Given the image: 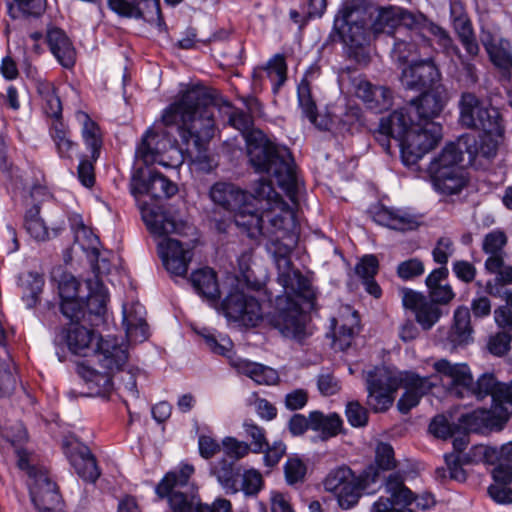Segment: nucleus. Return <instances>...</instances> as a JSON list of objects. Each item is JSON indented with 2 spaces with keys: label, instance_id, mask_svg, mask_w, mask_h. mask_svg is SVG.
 <instances>
[{
  "label": "nucleus",
  "instance_id": "f257e3e1",
  "mask_svg": "<svg viewBox=\"0 0 512 512\" xmlns=\"http://www.w3.org/2000/svg\"><path fill=\"white\" fill-rule=\"evenodd\" d=\"M209 197L214 204L234 213L235 224L249 238L269 240V250L278 270L277 281L285 292L274 299L271 324L285 337L302 338L305 317L297 299L313 305L316 293L311 280L295 269L290 259L296 243L294 211L269 180L256 182L253 193L230 182H216L209 190Z\"/></svg>",
  "mask_w": 512,
  "mask_h": 512
},
{
  "label": "nucleus",
  "instance_id": "f03ea898",
  "mask_svg": "<svg viewBox=\"0 0 512 512\" xmlns=\"http://www.w3.org/2000/svg\"><path fill=\"white\" fill-rule=\"evenodd\" d=\"M211 93L200 85L180 92L162 112V123L175 127L185 151L194 161L210 167L208 148L216 131Z\"/></svg>",
  "mask_w": 512,
  "mask_h": 512
},
{
  "label": "nucleus",
  "instance_id": "7ed1b4c3",
  "mask_svg": "<svg viewBox=\"0 0 512 512\" xmlns=\"http://www.w3.org/2000/svg\"><path fill=\"white\" fill-rule=\"evenodd\" d=\"M249 163L256 173L272 175L292 202H296L298 180L291 152L272 142L261 130L246 135Z\"/></svg>",
  "mask_w": 512,
  "mask_h": 512
},
{
  "label": "nucleus",
  "instance_id": "20e7f679",
  "mask_svg": "<svg viewBox=\"0 0 512 512\" xmlns=\"http://www.w3.org/2000/svg\"><path fill=\"white\" fill-rule=\"evenodd\" d=\"M86 297L80 295L81 284L71 274H64L59 281L60 310L71 321L87 320L92 326L104 322L107 311L108 291L99 280L86 282Z\"/></svg>",
  "mask_w": 512,
  "mask_h": 512
},
{
  "label": "nucleus",
  "instance_id": "39448f33",
  "mask_svg": "<svg viewBox=\"0 0 512 512\" xmlns=\"http://www.w3.org/2000/svg\"><path fill=\"white\" fill-rule=\"evenodd\" d=\"M105 371L99 372L85 363L77 364V374L91 394L105 395L113 388L112 373L120 371L128 360L127 345L115 336H100L92 353Z\"/></svg>",
  "mask_w": 512,
  "mask_h": 512
},
{
  "label": "nucleus",
  "instance_id": "423d86ee",
  "mask_svg": "<svg viewBox=\"0 0 512 512\" xmlns=\"http://www.w3.org/2000/svg\"><path fill=\"white\" fill-rule=\"evenodd\" d=\"M333 29L348 48L350 58L359 63L368 61L365 47L373 36L371 15L359 0L343 4L335 16Z\"/></svg>",
  "mask_w": 512,
  "mask_h": 512
},
{
  "label": "nucleus",
  "instance_id": "0eeeda50",
  "mask_svg": "<svg viewBox=\"0 0 512 512\" xmlns=\"http://www.w3.org/2000/svg\"><path fill=\"white\" fill-rule=\"evenodd\" d=\"M380 475L375 466H368L359 476L347 466H341L329 472L324 480V487L333 493L342 509L354 507L362 493L372 494Z\"/></svg>",
  "mask_w": 512,
  "mask_h": 512
},
{
  "label": "nucleus",
  "instance_id": "6e6552de",
  "mask_svg": "<svg viewBox=\"0 0 512 512\" xmlns=\"http://www.w3.org/2000/svg\"><path fill=\"white\" fill-rule=\"evenodd\" d=\"M463 138L447 144L430 162L427 172L434 190L443 195L458 194L467 180L460 166L463 161Z\"/></svg>",
  "mask_w": 512,
  "mask_h": 512
},
{
  "label": "nucleus",
  "instance_id": "1a4fd4ad",
  "mask_svg": "<svg viewBox=\"0 0 512 512\" xmlns=\"http://www.w3.org/2000/svg\"><path fill=\"white\" fill-rule=\"evenodd\" d=\"M17 456V466L25 471L30 479V497L37 511L63 512V500L59 488L50 479L47 470L31 464L29 453L25 450H18Z\"/></svg>",
  "mask_w": 512,
  "mask_h": 512
},
{
  "label": "nucleus",
  "instance_id": "9d476101",
  "mask_svg": "<svg viewBox=\"0 0 512 512\" xmlns=\"http://www.w3.org/2000/svg\"><path fill=\"white\" fill-rule=\"evenodd\" d=\"M194 467L189 464L181 466L179 471H170L155 488L159 498H168L172 512H201V502L189 479Z\"/></svg>",
  "mask_w": 512,
  "mask_h": 512
},
{
  "label": "nucleus",
  "instance_id": "9b49d317",
  "mask_svg": "<svg viewBox=\"0 0 512 512\" xmlns=\"http://www.w3.org/2000/svg\"><path fill=\"white\" fill-rule=\"evenodd\" d=\"M459 123L462 127L499 134L503 118L500 111L486 104L472 92H463L459 100Z\"/></svg>",
  "mask_w": 512,
  "mask_h": 512
},
{
  "label": "nucleus",
  "instance_id": "f8f14e48",
  "mask_svg": "<svg viewBox=\"0 0 512 512\" xmlns=\"http://www.w3.org/2000/svg\"><path fill=\"white\" fill-rule=\"evenodd\" d=\"M364 373L367 405L375 413L386 412L393 405L401 377L385 366H375Z\"/></svg>",
  "mask_w": 512,
  "mask_h": 512
},
{
  "label": "nucleus",
  "instance_id": "ddd939ff",
  "mask_svg": "<svg viewBox=\"0 0 512 512\" xmlns=\"http://www.w3.org/2000/svg\"><path fill=\"white\" fill-rule=\"evenodd\" d=\"M442 138V127L439 123L428 121L416 122L400 144L403 163L412 166L418 163L425 154L434 149Z\"/></svg>",
  "mask_w": 512,
  "mask_h": 512
},
{
  "label": "nucleus",
  "instance_id": "4468645a",
  "mask_svg": "<svg viewBox=\"0 0 512 512\" xmlns=\"http://www.w3.org/2000/svg\"><path fill=\"white\" fill-rule=\"evenodd\" d=\"M44 206V215L42 216V206L34 204L25 213L24 227L27 233L37 241H47L58 236L65 228L64 215L61 210L51 205Z\"/></svg>",
  "mask_w": 512,
  "mask_h": 512
},
{
  "label": "nucleus",
  "instance_id": "2eb2a0df",
  "mask_svg": "<svg viewBox=\"0 0 512 512\" xmlns=\"http://www.w3.org/2000/svg\"><path fill=\"white\" fill-rule=\"evenodd\" d=\"M221 310L229 320L244 326H257L263 316L258 299L237 287L232 288L222 300Z\"/></svg>",
  "mask_w": 512,
  "mask_h": 512
},
{
  "label": "nucleus",
  "instance_id": "dca6fc26",
  "mask_svg": "<svg viewBox=\"0 0 512 512\" xmlns=\"http://www.w3.org/2000/svg\"><path fill=\"white\" fill-rule=\"evenodd\" d=\"M424 19L423 14L415 15L400 7H381L378 9L376 17L371 19V29L374 37L386 34L395 38L396 34H402L406 29L421 26V20Z\"/></svg>",
  "mask_w": 512,
  "mask_h": 512
},
{
  "label": "nucleus",
  "instance_id": "f3484780",
  "mask_svg": "<svg viewBox=\"0 0 512 512\" xmlns=\"http://www.w3.org/2000/svg\"><path fill=\"white\" fill-rule=\"evenodd\" d=\"M433 367L451 396L456 398L470 396L473 376L467 364L451 363L446 359H440L434 363Z\"/></svg>",
  "mask_w": 512,
  "mask_h": 512
},
{
  "label": "nucleus",
  "instance_id": "a211bd4d",
  "mask_svg": "<svg viewBox=\"0 0 512 512\" xmlns=\"http://www.w3.org/2000/svg\"><path fill=\"white\" fill-rule=\"evenodd\" d=\"M400 80L406 89L425 92L438 85L440 72L431 59L417 60L402 70Z\"/></svg>",
  "mask_w": 512,
  "mask_h": 512
},
{
  "label": "nucleus",
  "instance_id": "6ab92c4d",
  "mask_svg": "<svg viewBox=\"0 0 512 512\" xmlns=\"http://www.w3.org/2000/svg\"><path fill=\"white\" fill-rule=\"evenodd\" d=\"M401 292L403 306L415 314L422 329L429 330L440 320L443 314L441 307L426 295L409 288H403Z\"/></svg>",
  "mask_w": 512,
  "mask_h": 512
},
{
  "label": "nucleus",
  "instance_id": "aec40b11",
  "mask_svg": "<svg viewBox=\"0 0 512 512\" xmlns=\"http://www.w3.org/2000/svg\"><path fill=\"white\" fill-rule=\"evenodd\" d=\"M473 454L482 456L486 463L495 466L492 470L494 481L512 482V441L500 447L476 446L473 448Z\"/></svg>",
  "mask_w": 512,
  "mask_h": 512
},
{
  "label": "nucleus",
  "instance_id": "412c9836",
  "mask_svg": "<svg viewBox=\"0 0 512 512\" xmlns=\"http://www.w3.org/2000/svg\"><path fill=\"white\" fill-rule=\"evenodd\" d=\"M354 93L367 109L382 113L392 106V91L380 85L371 83L365 76L359 75L351 80Z\"/></svg>",
  "mask_w": 512,
  "mask_h": 512
},
{
  "label": "nucleus",
  "instance_id": "4be33fe9",
  "mask_svg": "<svg viewBox=\"0 0 512 512\" xmlns=\"http://www.w3.org/2000/svg\"><path fill=\"white\" fill-rule=\"evenodd\" d=\"M387 497L381 496L372 506L371 512H400L399 508L412 503V491L404 484L400 473H392L385 480Z\"/></svg>",
  "mask_w": 512,
  "mask_h": 512
},
{
  "label": "nucleus",
  "instance_id": "5701e85b",
  "mask_svg": "<svg viewBox=\"0 0 512 512\" xmlns=\"http://www.w3.org/2000/svg\"><path fill=\"white\" fill-rule=\"evenodd\" d=\"M158 252L165 269L170 274L186 275L193 257L191 249L184 248L183 244L176 239L165 237L158 244Z\"/></svg>",
  "mask_w": 512,
  "mask_h": 512
},
{
  "label": "nucleus",
  "instance_id": "b1692460",
  "mask_svg": "<svg viewBox=\"0 0 512 512\" xmlns=\"http://www.w3.org/2000/svg\"><path fill=\"white\" fill-rule=\"evenodd\" d=\"M447 101L445 89L441 84L435 88L422 92V94L409 103V109L416 117V121L424 123L433 119L442 112Z\"/></svg>",
  "mask_w": 512,
  "mask_h": 512
},
{
  "label": "nucleus",
  "instance_id": "393cba45",
  "mask_svg": "<svg viewBox=\"0 0 512 512\" xmlns=\"http://www.w3.org/2000/svg\"><path fill=\"white\" fill-rule=\"evenodd\" d=\"M371 213L375 223L396 231L416 230L420 224L418 217L405 208L377 205Z\"/></svg>",
  "mask_w": 512,
  "mask_h": 512
},
{
  "label": "nucleus",
  "instance_id": "a878e982",
  "mask_svg": "<svg viewBox=\"0 0 512 512\" xmlns=\"http://www.w3.org/2000/svg\"><path fill=\"white\" fill-rule=\"evenodd\" d=\"M420 26L414 29H406L403 38L395 36L394 44L391 51L392 60L399 64L405 65L410 60L415 62L414 58L420 55L421 47L429 46V39L419 31Z\"/></svg>",
  "mask_w": 512,
  "mask_h": 512
},
{
  "label": "nucleus",
  "instance_id": "bb28decb",
  "mask_svg": "<svg viewBox=\"0 0 512 512\" xmlns=\"http://www.w3.org/2000/svg\"><path fill=\"white\" fill-rule=\"evenodd\" d=\"M401 384L405 392L398 400L397 407L403 414L417 406L420 399L435 385L431 377H420L412 372H406L401 376Z\"/></svg>",
  "mask_w": 512,
  "mask_h": 512
},
{
  "label": "nucleus",
  "instance_id": "cd10ccee",
  "mask_svg": "<svg viewBox=\"0 0 512 512\" xmlns=\"http://www.w3.org/2000/svg\"><path fill=\"white\" fill-rule=\"evenodd\" d=\"M141 216L148 230L157 236L180 233L182 225L167 211L159 206L143 203L140 205Z\"/></svg>",
  "mask_w": 512,
  "mask_h": 512
},
{
  "label": "nucleus",
  "instance_id": "c85d7f7f",
  "mask_svg": "<svg viewBox=\"0 0 512 512\" xmlns=\"http://www.w3.org/2000/svg\"><path fill=\"white\" fill-rule=\"evenodd\" d=\"M505 133L504 121L499 134L496 132L485 133L476 139L474 136H463V146L465 152L469 155L470 162L475 161L478 157L487 160L493 159L497 155L498 147L503 140Z\"/></svg>",
  "mask_w": 512,
  "mask_h": 512
},
{
  "label": "nucleus",
  "instance_id": "c756f323",
  "mask_svg": "<svg viewBox=\"0 0 512 512\" xmlns=\"http://www.w3.org/2000/svg\"><path fill=\"white\" fill-rule=\"evenodd\" d=\"M464 429L474 433H486L488 431H500L506 424L505 417H502L494 408L476 409L470 413L463 414L459 418Z\"/></svg>",
  "mask_w": 512,
  "mask_h": 512
},
{
  "label": "nucleus",
  "instance_id": "7c9ffc66",
  "mask_svg": "<svg viewBox=\"0 0 512 512\" xmlns=\"http://www.w3.org/2000/svg\"><path fill=\"white\" fill-rule=\"evenodd\" d=\"M412 111L408 108H401L393 111L387 117H383L379 124V134L382 136H391L400 146L404 138L410 132V127L416 124L412 116Z\"/></svg>",
  "mask_w": 512,
  "mask_h": 512
},
{
  "label": "nucleus",
  "instance_id": "2f4dec72",
  "mask_svg": "<svg viewBox=\"0 0 512 512\" xmlns=\"http://www.w3.org/2000/svg\"><path fill=\"white\" fill-rule=\"evenodd\" d=\"M448 276L447 267H438L432 270L425 279L428 290L427 298L439 306L448 305L455 298V292L451 285L446 283Z\"/></svg>",
  "mask_w": 512,
  "mask_h": 512
},
{
  "label": "nucleus",
  "instance_id": "473e14b6",
  "mask_svg": "<svg viewBox=\"0 0 512 512\" xmlns=\"http://www.w3.org/2000/svg\"><path fill=\"white\" fill-rule=\"evenodd\" d=\"M46 41L51 53L62 67L70 69L75 65V48L62 29L56 27L49 29L47 31Z\"/></svg>",
  "mask_w": 512,
  "mask_h": 512
},
{
  "label": "nucleus",
  "instance_id": "72a5a7b5",
  "mask_svg": "<svg viewBox=\"0 0 512 512\" xmlns=\"http://www.w3.org/2000/svg\"><path fill=\"white\" fill-rule=\"evenodd\" d=\"M145 307L139 302L123 306V324L129 339L142 342L148 338Z\"/></svg>",
  "mask_w": 512,
  "mask_h": 512
},
{
  "label": "nucleus",
  "instance_id": "f704fd0d",
  "mask_svg": "<svg viewBox=\"0 0 512 512\" xmlns=\"http://www.w3.org/2000/svg\"><path fill=\"white\" fill-rule=\"evenodd\" d=\"M78 321L72 323L65 330L64 339L68 349L75 355L87 357L93 353V341L96 335L92 329L79 325Z\"/></svg>",
  "mask_w": 512,
  "mask_h": 512
},
{
  "label": "nucleus",
  "instance_id": "c9c22d12",
  "mask_svg": "<svg viewBox=\"0 0 512 512\" xmlns=\"http://www.w3.org/2000/svg\"><path fill=\"white\" fill-rule=\"evenodd\" d=\"M69 462L77 475L86 482L95 483L100 476L96 459L85 445H79L71 451Z\"/></svg>",
  "mask_w": 512,
  "mask_h": 512
},
{
  "label": "nucleus",
  "instance_id": "e433bc0d",
  "mask_svg": "<svg viewBox=\"0 0 512 512\" xmlns=\"http://www.w3.org/2000/svg\"><path fill=\"white\" fill-rule=\"evenodd\" d=\"M231 364L239 373L248 376L257 384L274 385L279 380L278 372L269 366L242 358L231 359Z\"/></svg>",
  "mask_w": 512,
  "mask_h": 512
},
{
  "label": "nucleus",
  "instance_id": "4c0bfd02",
  "mask_svg": "<svg viewBox=\"0 0 512 512\" xmlns=\"http://www.w3.org/2000/svg\"><path fill=\"white\" fill-rule=\"evenodd\" d=\"M190 282L198 295L211 303H216L220 298L216 272L208 267L194 271L190 276Z\"/></svg>",
  "mask_w": 512,
  "mask_h": 512
},
{
  "label": "nucleus",
  "instance_id": "58836bf2",
  "mask_svg": "<svg viewBox=\"0 0 512 512\" xmlns=\"http://www.w3.org/2000/svg\"><path fill=\"white\" fill-rule=\"evenodd\" d=\"M472 334L470 309L464 305L458 306L454 311L448 339L455 346L464 345L473 340Z\"/></svg>",
  "mask_w": 512,
  "mask_h": 512
},
{
  "label": "nucleus",
  "instance_id": "ea45409f",
  "mask_svg": "<svg viewBox=\"0 0 512 512\" xmlns=\"http://www.w3.org/2000/svg\"><path fill=\"white\" fill-rule=\"evenodd\" d=\"M49 134L54 142L59 158L72 163L79 145L76 141L72 140L70 131L63 121L52 122Z\"/></svg>",
  "mask_w": 512,
  "mask_h": 512
},
{
  "label": "nucleus",
  "instance_id": "a19ab883",
  "mask_svg": "<svg viewBox=\"0 0 512 512\" xmlns=\"http://www.w3.org/2000/svg\"><path fill=\"white\" fill-rule=\"evenodd\" d=\"M378 270L379 261L373 254L364 255L355 266V273L362 280L366 292L375 298L382 294L380 286L375 281Z\"/></svg>",
  "mask_w": 512,
  "mask_h": 512
},
{
  "label": "nucleus",
  "instance_id": "79ce46f5",
  "mask_svg": "<svg viewBox=\"0 0 512 512\" xmlns=\"http://www.w3.org/2000/svg\"><path fill=\"white\" fill-rule=\"evenodd\" d=\"M164 148L165 143L159 139V135L149 129L136 148V157L147 166L161 163L159 158Z\"/></svg>",
  "mask_w": 512,
  "mask_h": 512
},
{
  "label": "nucleus",
  "instance_id": "37998d69",
  "mask_svg": "<svg viewBox=\"0 0 512 512\" xmlns=\"http://www.w3.org/2000/svg\"><path fill=\"white\" fill-rule=\"evenodd\" d=\"M178 191L177 185L158 171H150L149 177L143 183V193L153 198H170Z\"/></svg>",
  "mask_w": 512,
  "mask_h": 512
},
{
  "label": "nucleus",
  "instance_id": "c03bdc74",
  "mask_svg": "<svg viewBox=\"0 0 512 512\" xmlns=\"http://www.w3.org/2000/svg\"><path fill=\"white\" fill-rule=\"evenodd\" d=\"M83 118L81 128L82 141L86 149L90 151L93 161H97L103 145L101 130L99 125L88 114L83 113Z\"/></svg>",
  "mask_w": 512,
  "mask_h": 512
},
{
  "label": "nucleus",
  "instance_id": "a18cd8bd",
  "mask_svg": "<svg viewBox=\"0 0 512 512\" xmlns=\"http://www.w3.org/2000/svg\"><path fill=\"white\" fill-rule=\"evenodd\" d=\"M311 430L321 433L322 439L336 436L342 427V419L336 413L324 415L320 411L310 412Z\"/></svg>",
  "mask_w": 512,
  "mask_h": 512
},
{
  "label": "nucleus",
  "instance_id": "49530a36",
  "mask_svg": "<svg viewBox=\"0 0 512 512\" xmlns=\"http://www.w3.org/2000/svg\"><path fill=\"white\" fill-rule=\"evenodd\" d=\"M211 473L217 478L219 484L227 494H235L239 491L237 487V473L234 469V462L222 458L211 467Z\"/></svg>",
  "mask_w": 512,
  "mask_h": 512
},
{
  "label": "nucleus",
  "instance_id": "de8ad7c7",
  "mask_svg": "<svg viewBox=\"0 0 512 512\" xmlns=\"http://www.w3.org/2000/svg\"><path fill=\"white\" fill-rule=\"evenodd\" d=\"M297 99L299 107L302 110V114L308 118L312 124L316 125L318 109L312 95L311 83L308 80L307 73L300 80L297 86Z\"/></svg>",
  "mask_w": 512,
  "mask_h": 512
},
{
  "label": "nucleus",
  "instance_id": "09e8293b",
  "mask_svg": "<svg viewBox=\"0 0 512 512\" xmlns=\"http://www.w3.org/2000/svg\"><path fill=\"white\" fill-rule=\"evenodd\" d=\"M7 14L13 20L21 16H40L46 9V0H6Z\"/></svg>",
  "mask_w": 512,
  "mask_h": 512
},
{
  "label": "nucleus",
  "instance_id": "8fccbe9b",
  "mask_svg": "<svg viewBox=\"0 0 512 512\" xmlns=\"http://www.w3.org/2000/svg\"><path fill=\"white\" fill-rule=\"evenodd\" d=\"M21 286L22 300L26 307L29 309L35 307L43 290L44 278L36 272H29L21 279Z\"/></svg>",
  "mask_w": 512,
  "mask_h": 512
},
{
  "label": "nucleus",
  "instance_id": "3c124183",
  "mask_svg": "<svg viewBox=\"0 0 512 512\" xmlns=\"http://www.w3.org/2000/svg\"><path fill=\"white\" fill-rule=\"evenodd\" d=\"M265 70L277 93L287 80V63L283 54H275L266 64Z\"/></svg>",
  "mask_w": 512,
  "mask_h": 512
},
{
  "label": "nucleus",
  "instance_id": "603ef678",
  "mask_svg": "<svg viewBox=\"0 0 512 512\" xmlns=\"http://www.w3.org/2000/svg\"><path fill=\"white\" fill-rule=\"evenodd\" d=\"M492 408L508 421L512 415V380L508 383H499L493 394Z\"/></svg>",
  "mask_w": 512,
  "mask_h": 512
},
{
  "label": "nucleus",
  "instance_id": "864d4df0",
  "mask_svg": "<svg viewBox=\"0 0 512 512\" xmlns=\"http://www.w3.org/2000/svg\"><path fill=\"white\" fill-rule=\"evenodd\" d=\"M39 93L44 100V113L53 119L52 122L62 121V103L51 84H45L39 88Z\"/></svg>",
  "mask_w": 512,
  "mask_h": 512
},
{
  "label": "nucleus",
  "instance_id": "5fc2aeb1",
  "mask_svg": "<svg viewBox=\"0 0 512 512\" xmlns=\"http://www.w3.org/2000/svg\"><path fill=\"white\" fill-rule=\"evenodd\" d=\"M488 55L496 67L507 73L512 71V54L509 51L507 40H498V43L488 52Z\"/></svg>",
  "mask_w": 512,
  "mask_h": 512
},
{
  "label": "nucleus",
  "instance_id": "6e6d98bb",
  "mask_svg": "<svg viewBox=\"0 0 512 512\" xmlns=\"http://www.w3.org/2000/svg\"><path fill=\"white\" fill-rule=\"evenodd\" d=\"M500 381L497 380L493 373H483L476 382L473 381L470 396L473 395L481 400L487 396L493 399L494 391L497 390Z\"/></svg>",
  "mask_w": 512,
  "mask_h": 512
},
{
  "label": "nucleus",
  "instance_id": "4d7b16f0",
  "mask_svg": "<svg viewBox=\"0 0 512 512\" xmlns=\"http://www.w3.org/2000/svg\"><path fill=\"white\" fill-rule=\"evenodd\" d=\"M107 5L120 17L140 19L144 14L137 0H107Z\"/></svg>",
  "mask_w": 512,
  "mask_h": 512
},
{
  "label": "nucleus",
  "instance_id": "13d9d810",
  "mask_svg": "<svg viewBox=\"0 0 512 512\" xmlns=\"http://www.w3.org/2000/svg\"><path fill=\"white\" fill-rule=\"evenodd\" d=\"M225 106L230 109L229 117H228V123L233 128L237 129L241 132L244 139L246 140V135L249 132L254 131L255 129H252L253 126V119L252 117L246 113L245 111L234 108L230 103H226Z\"/></svg>",
  "mask_w": 512,
  "mask_h": 512
},
{
  "label": "nucleus",
  "instance_id": "bf43d9fd",
  "mask_svg": "<svg viewBox=\"0 0 512 512\" xmlns=\"http://www.w3.org/2000/svg\"><path fill=\"white\" fill-rule=\"evenodd\" d=\"M375 462L377 467H375L377 470L381 469L383 471L391 470L396 467V460L394 457V449L389 443L380 442L376 446L375 450ZM380 472V471H378ZM381 476V473H379ZM381 478L379 482L376 484V487L380 485Z\"/></svg>",
  "mask_w": 512,
  "mask_h": 512
},
{
  "label": "nucleus",
  "instance_id": "052dcab7",
  "mask_svg": "<svg viewBox=\"0 0 512 512\" xmlns=\"http://www.w3.org/2000/svg\"><path fill=\"white\" fill-rule=\"evenodd\" d=\"M243 427L246 436L251 439V451L256 454L262 453L268 443L265 429L251 421H245Z\"/></svg>",
  "mask_w": 512,
  "mask_h": 512
},
{
  "label": "nucleus",
  "instance_id": "680f3d73",
  "mask_svg": "<svg viewBox=\"0 0 512 512\" xmlns=\"http://www.w3.org/2000/svg\"><path fill=\"white\" fill-rule=\"evenodd\" d=\"M470 462L471 461L468 454L464 456L455 454L445 455V463L447 465L449 476L451 479L456 480L458 482L466 481L467 474L466 471L463 469V464H468Z\"/></svg>",
  "mask_w": 512,
  "mask_h": 512
},
{
  "label": "nucleus",
  "instance_id": "e2e57ef3",
  "mask_svg": "<svg viewBox=\"0 0 512 512\" xmlns=\"http://www.w3.org/2000/svg\"><path fill=\"white\" fill-rule=\"evenodd\" d=\"M306 465L299 458H288L284 465V474L286 482L289 485H294L303 482L306 475Z\"/></svg>",
  "mask_w": 512,
  "mask_h": 512
},
{
  "label": "nucleus",
  "instance_id": "0e129e2a",
  "mask_svg": "<svg viewBox=\"0 0 512 512\" xmlns=\"http://www.w3.org/2000/svg\"><path fill=\"white\" fill-rule=\"evenodd\" d=\"M263 477L255 469L245 470L242 475V484L239 490L246 496H256L263 487Z\"/></svg>",
  "mask_w": 512,
  "mask_h": 512
},
{
  "label": "nucleus",
  "instance_id": "69168bd1",
  "mask_svg": "<svg viewBox=\"0 0 512 512\" xmlns=\"http://www.w3.org/2000/svg\"><path fill=\"white\" fill-rule=\"evenodd\" d=\"M397 275L404 281L412 280L423 275L425 272L424 263L418 258H411L402 261L397 266Z\"/></svg>",
  "mask_w": 512,
  "mask_h": 512
},
{
  "label": "nucleus",
  "instance_id": "338daca9",
  "mask_svg": "<svg viewBox=\"0 0 512 512\" xmlns=\"http://www.w3.org/2000/svg\"><path fill=\"white\" fill-rule=\"evenodd\" d=\"M512 336L506 331H499L490 335L487 343L488 351L495 356H503L511 347Z\"/></svg>",
  "mask_w": 512,
  "mask_h": 512
},
{
  "label": "nucleus",
  "instance_id": "774afa93",
  "mask_svg": "<svg viewBox=\"0 0 512 512\" xmlns=\"http://www.w3.org/2000/svg\"><path fill=\"white\" fill-rule=\"evenodd\" d=\"M94 163H96V161H93L91 156L88 158L83 154L79 155L77 177L80 183L87 188L95 184Z\"/></svg>",
  "mask_w": 512,
  "mask_h": 512
}]
</instances>
